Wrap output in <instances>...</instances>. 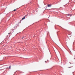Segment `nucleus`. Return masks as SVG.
I'll list each match as a JSON object with an SVG mask.
<instances>
[{
	"label": "nucleus",
	"mask_w": 75,
	"mask_h": 75,
	"mask_svg": "<svg viewBox=\"0 0 75 75\" xmlns=\"http://www.w3.org/2000/svg\"><path fill=\"white\" fill-rule=\"evenodd\" d=\"M48 7H51V5H48Z\"/></svg>",
	"instance_id": "obj_1"
},
{
	"label": "nucleus",
	"mask_w": 75,
	"mask_h": 75,
	"mask_svg": "<svg viewBox=\"0 0 75 75\" xmlns=\"http://www.w3.org/2000/svg\"><path fill=\"white\" fill-rule=\"evenodd\" d=\"M11 68V66H9V69H10Z\"/></svg>",
	"instance_id": "obj_2"
},
{
	"label": "nucleus",
	"mask_w": 75,
	"mask_h": 75,
	"mask_svg": "<svg viewBox=\"0 0 75 75\" xmlns=\"http://www.w3.org/2000/svg\"><path fill=\"white\" fill-rule=\"evenodd\" d=\"M68 16H70L71 17V16H72V15H68Z\"/></svg>",
	"instance_id": "obj_3"
},
{
	"label": "nucleus",
	"mask_w": 75,
	"mask_h": 75,
	"mask_svg": "<svg viewBox=\"0 0 75 75\" xmlns=\"http://www.w3.org/2000/svg\"><path fill=\"white\" fill-rule=\"evenodd\" d=\"M24 18H22V20H24Z\"/></svg>",
	"instance_id": "obj_4"
},
{
	"label": "nucleus",
	"mask_w": 75,
	"mask_h": 75,
	"mask_svg": "<svg viewBox=\"0 0 75 75\" xmlns=\"http://www.w3.org/2000/svg\"><path fill=\"white\" fill-rule=\"evenodd\" d=\"M23 38H24V37L22 38V39H23Z\"/></svg>",
	"instance_id": "obj_5"
},
{
	"label": "nucleus",
	"mask_w": 75,
	"mask_h": 75,
	"mask_svg": "<svg viewBox=\"0 0 75 75\" xmlns=\"http://www.w3.org/2000/svg\"><path fill=\"white\" fill-rule=\"evenodd\" d=\"M72 67H69L68 68H72Z\"/></svg>",
	"instance_id": "obj_6"
},
{
	"label": "nucleus",
	"mask_w": 75,
	"mask_h": 75,
	"mask_svg": "<svg viewBox=\"0 0 75 75\" xmlns=\"http://www.w3.org/2000/svg\"><path fill=\"white\" fill-rule=\"evenodd\" d=\"M16 9H14L13 11H16Z\"/></svg>",
	"instance_id": "obj_7"
},
{
	"label": "nucleus",
	"mask_w": 75,
	"mask_h": 75,
	"mask_svg": "<svg viewBox=\"0 0 75 75\" xmlns=\"http://www.w3.org/2000/svg\"><path fill=\"white\" fill-rule=\"evenodd\" d=\"M23 18L24 19L25 18V17H24Z\"/></svg>",
	"instance_id": "obj_8"
},
{
	"label": "nucleus",
	"mask_w": 75,
	"mask_h": 75,
	"mask_svg": "<svg viewBox=\"0 0 75 75\" xmlns=\"http://www.w3.org/2000/svg\"><path fill=\"white\" fill-rule=\"evenodd\" d=\"M13 30L14 29H12V30H12V31H13Z\"/></svg>",
	"instance_id": "obj_9"
},
{
	"label": "nucleus",
	"mask_w": 75,
	"mask_h": 75,
	"mask_svg": "<svg viewBox=\"0 0 75 75\" xmlns=\"http://www.w3.org/2000/svg\"><path fill=\"white\" fill-rule=\"evenodd\" d=\"M45 63L47 62H46V61H45Z\"/></svg>",
	"instance_id": "obj_10"
},
{
	"label": "nucleus",
	"mask_w": 75,
	"mask_h": 75,
	"mask_svg": "<svg viewBox=\"0 0 75 75\" xmlns=\"http://www.w3.org/2000/svg\"><path fill=\"white\" fill-rule=\"evenodd\" d=\"M70 64H71V63H70Z\"/></svg>",
	"instance_id": "obj_11"
},
{
	"label": "nucleus",
	"mask_w": 75,
	"mask_h": 75,
	"mask_svg": "<svg viewBox=\"0 0 75 75\" xmlns=\"http://www.w3.org/2000/svg\"><path fill=\"white\" fill-rule=\"evenodd\" d=\"M10 34V33H8V34Z\"/></svg>",
	"instance_id": "obj_12"
}]
</instances>
